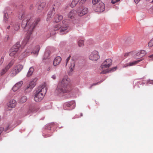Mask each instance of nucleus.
I'll use <instances>...</instances> for the list:
<instances>
[{"mask_svg":"<svg viewBox=\"0 0 153 153\" xmlns=\"http://www.w3.org/2000/svg\"><path fill=\"white\" fill-rule=\"evenodd\" d=\"M19 19H23L22 23V27L25 31H28V34L26 38L27 41L29 40L32 32L40 21L39 18L36 19L34 22L28 16H25L24 12L19 13Z\"/></svg>","mask_w":153,"mask_h":153,"instance_id":"obj_1","label":"nucleus"},{"mask_svg":"<svg viewBox=\"0 0 153 153\" xmlns=\"http://www.w3.org/2000/svg\"><path fill=\"white\" fill-rule=\"evenodd\" d=\"M70 79L67 76H65L59 82L56 91L58 94L67 93L71 90Z\"/></svg>","mask_w":153,"mask_h":153,"instance_id":"obj_2","label":"nucleus"},{"mask_svg":"<svg viewBox=\"0 0 153 153\" xmlns=\"http://www.w3.org/2000/svg\"><path fill=\"white\" fill-rule=\"evenodd\" d=\"M112 60L110 59H106L102 64L100 67L99 70L100 74H105L111 71H114L116 70L117 67H115L110 68L109 70L108 68L112 65Z\"/></svg>","mask_w":153,"mask_h":153,"instance_id":"obj_3","label":"nucleus"},{"mask_svg":"<svg viewBox=\"0 0 153 153\" xmlns=\"http://www.w3.org/2000/svg\"><path fill=\"white\" fill-rule=\"evenodd\" d=\"M47 90V88L45 84L39 86L35 95V101L37 102L41 101L46 93Z\"/></svg>","mask_w":153,"mask_h":153,"instance_id":"obj_4","label":"nucleus"},{"mask_svg":"<svg viewBox=\"0 0 153 153\" xmlns=\"http://www.w3.org/2000/svg\"><path fill=\"white\" fill-rule=\"evenodd\" d=\"M68 24L65 20H64L62 23L56 25L54 27V30H59L60 34H66L68 32Z\"/></svg>","mask_w":153,"mask_h":153,"instance_id":"obj_5","label":"nucleus"},{"mask_svg":"<svg viewBox=\"0 0 153 153\" xmlns=\"http://www.w3.org/2000/svg\"><path fill=\"white\" fill-rule=\"evenodd\" d=\"M100 0H93L94 10L96 12H103L105 9L104 3L100 1Z\"/></svg>","mask_w":153,"mask_h":153,"instance_id":"obj_6","label":"nucleus"},{"mask_svg":"<svg viewBox=\"0 0 153 153\" xmlns=\"http://www.w3.org/2000/svg\"><path fill=\"white\" fill-rule=\"evenodd\" d=\"M31 47L30 46L27 48V49L22 54V56H27L29 55L30 53H33L35 54H38L39 51V46H36L34 48L33 51L32 52L31 51Z\"/></svg>","mask_w":153,"mask_h":153,"instance_id":"obj_7","label":"nucleus"},{"mask_svg":"<svg viewBox=\"0 0 153 153\" xmlns=\"http://www.w3.org/2000/svg\"><path fill=\"white\" fill-rule=\"evenodd\" d=\"M75 106V102L74 101H72L65 103L63 105V108L65 110H68V108H70V109L74 108Z\"/></svg>","mask_w":153,"mask_h":153,"instance_id":"obj_8","label":"nucleus"},{"mask_svg":"<svg viewBox=\"0 0 153 153\" xmlns=\"http://www.w3.org/2000/svg\"><path fill=\"white\" fill-rule=\"evenodd\" d=\"M90 59L92 61H97L100 58L98 52L96 51H94L91 52L89 56Z\"/></svg>","mask_w":153,"mask_h":153,"instance_id":"obj_9","label":"nucleus"},{"mask_svg":"<svg viewBox=\"0 0 153 153\" xmlns=\"http://www.w3.org/2000/svg\"><path fill=\"white\" fill-rule=\"evenodd\" d=\"M16 104V100L13 99H12L10 100L7 103V106L11 108H12L15 107Z\"/></svg>","mask_w":153,"mask_h":153,"instance_id":"obj_10","label":"nucleus"},{"mask_svg":"<svg viewBox=\"0 0 153 153\" xmlns=\"http://www.w3.org/2000/svg\"><path fill=\"white\" fill-rule=\"evenodd\" d=\"M143 60V59H140L139 60L134 61L132 62H130L126 64L123 65V67L125 68L128 66H131L137 64L138 62L141 61Z\"/></svg>","mask_w":153,"mask_h":153,"instance_id":"obj_11","label":"nucleus"},{"mask_svg":"<svg viewBox=\"0 0 153 153\" xmlns=\"http://www.w3.org/2000/svg\"><path fill=\"white\" fill-rule=\"evenodd\" d=\"M36 79H34L33 81H31L29 84L27 85L26 87V89H30L31 90L36 85Z\"/></svg>","mask_w":153,"mask_h":153,"instance_id":"obj_12","label":"nucleus"},{"mask_svg":"<svg viewBox=\"0 0 153 153\" xmlns=\"http://www.w3.org/2000/svg\"><path fill=\"white\" fill-rule=\"evenodd\" d=\"M22 84V81H20L16 83L12 88L13 91H17L21 87Z\"/></svg>","mask_w":153,"mask_h":153,"instance_id":"obj_13","label":"nucleus"},{"mask_svg":"<svg viewBox=\"0 0 153 153\" xmlns=\"http://www.w3.org/2000/svg\"><path fill=\"white\" fill-rule=\"evenodd\" d=\"M88 12L87 8L84 7L81 10L78 12V14L79 16H82L86 14Z\"/></svg>","mask_w":153,"mask_h":153,"instance_id":"obj_14","label":"nucleus"},{"mask_svg":"<svg viewBox=\"0 0 153 153\" xmlns=\"http://www.w3.org/2000/svg\"><path fill=\"white\" fill-rule=\"evenodd\" d=\"M61 58L60 56H57L56 57L53 62V65L54 66H56L58 65L60 62L61 61Z\"/></svg>","mask_w":153,"mask_h":153,"instance_id":"obj_15","label":"nucleus"},{"mask_svg":"<svg viewBox=\"0 0 153 153\" xmlns=\"http://www.w3.org/2000/svg\"><path fill=\"white\" fill-rule=\"evenodd\" d=\"M63 19L62 16L59 14H56L54 16V22H58L61 20Z\"/></svg>","mask_w":153,"mask_h":153,"instance_id":"obj_16","label":"nucleus"},{"mask_svg":"<svg viewBox=\"0 0 153 153\" xmlns=\"http://www.w3.org/2000/svg\"><path fill=\"white\" fill-rule=\"evenodd\" d=\"M10 27H11V29H13L16 30H17L19 29V26L18 25L14 24H13V23H11L10 25L8 26L7 28L9 29Z\"/></svg>","mask_w":153,"mask_h":153,"instance_id":"obj_17","label":"nucleus"},{"mask_svg":"<svg viewBox=\"0 0 153 153\" xmlns=\"http://www.w3.org/2000/svg\"><path fill=\"white\" fill-rule=\"evenodd\" d=\"M46 3L44 2L41 3L39 5L38 10V12H41L42 11L46 5Z\"/></svg>","mask_w":153,"mask_h":153,"instance_id":"obj_18","label":"nucleus"},{"mask_svg":"<svg viewBox=\"0 0 153 153\" xmlns=\"http://www.w3.org/2000/svg\"><path fill=\"white\" fill-rule=\"evenodd\" d=\"M75 65V61L73 59H71L70 62L69 64V68L70 69V71L71 72L74 70Z\"/></svg>","mask_w":153,"mask_h":153,"instance_id":"obj_19","label":"nucleus"},{"mask_svg":"<svg viewBox=\"0 0 153 153\" xmlns=\"http://www.w3.org/2000/svg\"><path fill=\"white\" fill-rule=\"evenodd\" d=\"M76 10H71L69 13L68 17L71 19L73 18L76 14Z\"/></svg>","mask_w":153,"mask_h":153,"instance_id":"obj_20","label":"nucleus"},{"mask_svg":"<svg viewBox=\"0 0 153 153\" xmlns=\"http://www.w3.org/2000/svg\"><path fill=\"white\" fill-rule=\"evenodd\" d=\"M14 68L16 70L18 73H19L23 69V65H18L16 66H15Z\"/></svg>","mask_w":153,"mask_h":153,"instance_id":"obj_21","label":"nucleus"},{"mask_svg":"<svg viewBox=\"0 0 153 153\" xmlns=\"http://www.w3.org/2000/svg\"><path fill=\"white\" fill-rule=\"evenodd\" d=\"M20 46L19 42H17L15 45L12 47L11 49L17 51L20 48Z\"/></svg>","mask_w":153,"mask_h":153,"instance_id":"obj_22","label":"nucleus"},{"mask_svg":"<svg viewBox=\"0 0 153 153\" xmlns=\"http://www.w3.org/2000/svg\"><path fill=\"white\" fill-rule=\"evenodd\" d=\"M54 13L52 11L49 12L47 15V18L46 19V20L47 21H49L51 19V16L53 15Z\"/></svg>","mask_w":153,"mask_h":153,"instance_id":"obj_23","label":"nucleus"},{"mask_svg":"<svg viewBox=\"0 0 153 153\" xmlns=\"http://www.w3.org/2000/svg\"><path fill=\"white\" fill-rule=\"evenodd\" d=\"M18 73L14 68L10 72V76H15Z\"/></svg>","mask_w":153,"mask_h":153,"instance_id":"obj_24","label":"nucleus"},{"mask_svg":"<svg viewBox=\"0 0 153 153\" xmlns=\"http://www.w3.org/2000/svg\"><path fill=\"white\" fill-rule=\"evenodd\" d=\"M27 100V97L25 96H23L19 100V102L20 103H23L26 102Z\"/></svg>","mask_w":153,"mask_h":153,"instance_id":"obj_25","label":"nucleus"},{"mask_svg":"<svg viewBox=\"0 0 153 153\" xmlns=\"http://www.w3.org/2000/svg\"><path fill=\"white\" fill-rule=\"evenodd\" d=\"M34 70V69L32 67H30L29 70L28 72L27 76V77L30 76L33 74Z\"/></svg>","mask_w":153,"mask_h":153,"instance_id":"obj_26","label":"nucleus"},{"mask_svg":"<svg viewBox=\"0 0 153 153\" xmlns=\"http://www.w3.org/2000/svg\"><path fill=\"white\" fill-rule=\"evenodd\" d=\"M80 0H73L71 4V6L72 7H74L79 2Z\"/></svg>","mask_w":153,"mask_h":153,"instance_id":"obj_27","label":"nucleus"},{"mask_svg":"<svg viewBox=\"0 0 153 153\" xmlns=\"http://www.w3.org/2000/svg\"><path fill=\"white\" fill-rule=\"evenodd\" d=\"M14 62V60H11L10 62L7 65L6 67V68H7V69H9L13 65Z\"/></svg>","mask_w":153,"mask_h":153,"instance_id":"obj_28","label":"nucleus"},{"mask_svg":"<svg viewBox=\"0 0 153 153\" xmlns=\"http://www.w3.org/2000/svg\"><path fill=\"white\" fill-rule=\"evenodd\" d=\"M14 62V60H11L10 62L7 65L6 67V68H7V69H9L13 65Z\"/></svg>","mask_w":153,"mask_h":153,"instance_id":"obj_29","label":"nucleus"},{"mask_svg":"<svg viewBox=\"0 0 153 153\" xmlns=\"http://www.w3.org/2000/svg\"><path fill=\"white\" fill-rule=\"evenodd\" d=\"M78 44L79 46L82 47L84 45L83 41L82 40H79L78 42Z\"/></svg>","mask_w":153,"mask_h":153,"instance_id":"obj_30","label":"nucleus"},{"mask_svg":"<svg viewBox=\"0 0 153 153\" xmlns=\"http://www.w3.org/2000/svg\"><path fill=\"white\" fill-rule=\"evenodd\" d=\"M11 52L9 54V55L10 56H13L17 52L16 51H14V50L12 49H11Z\"/></svg>","mask_w":153,"mask_h":153,"instance_id":"obj_31","label":"nucleus"},{"mask_svg":"<svg viewBox=\"0 0 153 153\" xmlns=\"http://www.w3.org/2000/svg\"><path fill=\"white\" fill-rule=\"evenodd\" d=\"M8 69H7L6 67L4 69H3L1 73V75H2L4 74Z\"/></svg>","mask_w":153,"mask_h":153,"instance_id":"obj_32","label":"nucleus"},{"mask_svg":"<svg viewBox=\"0 0 153 153\" xmlns=\"http://www.w3.org/2000/svg\"><path fill=\"white\" fill-rule=\"evenodd\" d=\"M141 55V54H140V51H139L136 53V55L134 56V58L137 59L139 58L142 57V56H140Z\"/></svg>","mask_w":153,"mask_h":153,"instance_id":"obj_33","label":"nucleus"},{"mask_svg":"<svg viewBox=\"0 0 153 153\" xmlns=\"http://www.w3.org/2000/svg\"><path fill=\"white\" fill-rule=\"evenodd\" d=\"M140 54L141 55L140 56H143L146 54V52L144 50H142L140 51Z\"/></svg>","mask_w":153,"mask_h":153,"instance_id":"obj_34","label":"nucleus"},{"mask_svg":"<svg viewBox=\"0 0 153 153\" xmlns=\"http://www.w3.org/2000/svg\"><path fill=\"white\" fill-rule=\"evenodd\" d=\"M11 128L12 127L11 126V125H9L7 126L6 128H4V131H7L9 129L11 130L12 129Z\"/></svg>","mask_w":153,"mask_h":153,"instance_id":"obj_35","label":"nucleus"},{"mask_svg":"<svg viewBox=\"0 0 153 153\" xmlns=\"http://www.w3.org/2000/svg\"><path fill=\"white\" fill-rule=\"evenodd\" d=\"M148 45L149 47H151L153 46V38L148 43Z\"/></svg>","mask_w":153,"mask_h":153,"instance_id":"obj_36","label":"nucleus"},{"mask_svg":"<svg viewBox=\"0 0 153 153\" xmlns=\"http://www.w3.org/2000/svg\"><path fill=\"white\" fill-rule=\"evenodd\" d=\"M8 17L7 14H6V13H5L4 16V21L5 22H6L7 21V20Z\"/></svg>","mask_w":153,"mask_h":153,"instance_id":"obj_37","label":"nucleus"},{"mask_svg":"<svg viewBox=\"0 0 153 153\" xmlns=\"http://www.w3.org/2000/svg\"><path fill=\"white\" fill-rule=\"evenodd\" d=\"M71 56H69L68 57L67 59L66 60V66L67 64H68V62L69 61V60L70 59Z\"/></svg>","mask_w":153,"mask_h":153,"instance_id":"obj_38","label":"nucleus"},{"mask_svg":"<svg viewBox=\"0 0 153 153\" xmlns=\"http://www.w3.org/2000/svg\"><path fill=\"white\" fill-rule=\"evenodd\" d=\"M120 0H112L111 1V3L113 4H114L117 2L120 1Z\"/></svg>","mask_w":153,"mask_h":153,"instance_id":"obj_39","label":"nucleus"},{"mask_svg":"<svg viewBox=\"0 0 153 153\" xmlns=\"http://www.w3.org/2000/svg\"><path fill=\"white\" fill-rule=\"evenodd\" d=\"M149 58L150 59H149V60L151 61L153 60V54L150 55L149 56Z\"/></svg>","mask_w":153,"mask_h":153,"instance_id":"obj_40","label":"nucleus"},{"mask_svg":"<svg viewBox=\"0 0 153 153\" xmlns=\"http://www.w3.org/2000/svg\"><path fill=\"white\" fill-rule=\"evenodd\" d=\"M33 4H30V7H29L30 9V10H32V9H33Z\"/></svg>","mask_w":153,"mask_h":153,"instance_id":"obj_41","label":"nucleus"},{"mask_svg":"<svg viewBox=\"0 0 153 153\" xmlns=\"http://www.w3.org/2000/svg\"><path fill=\"white\" fill-rule=\"evenodd\" d=\"M56 76L55 75H53L51 76V78L53 79H56Z\"/></svg>","mask_w":153,"mask_h":153,"instance_id":"obj_42","label":"nucleus"},{"mask_svg":"<svg viewBox=\"0 0 153 153\" xmlns=\"http://www.w3.org/2000/svg\"><path fill=\"white\" fill-rule=\"evenodd\" d=\"M131 53H126L124 55L125 56H128L130 54H131Z\"/></svg>","mask_w":153,"mask_h":153,"instance_id":"obj_43","label":"nucleus"},{"mask_svg":"<svg viewBox=\"0 0 153 153\" xmlns=\"http://www.w3.org/2000/svg\"><path fill=\"white\" fill-rule=\"evenodd\" d=\"M140 1V0H134L136 4H137Z\"/></svg>","mask_w":153,"mask_h":153,"instance_id":"obj_44","label":"nucleus"},{"mask_svg":"<svg viewBox=\"0 0 153 153\" xmlns=\"http://www.w3.org/2000/svg\"><path fill=\"white\" fill-rule=\"evenodd\" d=\"M86 0H81L80 1V2L81 3H84Z\"/></svg>","mask_w":153,"mask_h":153,"instance_id":"obj_45","label":"nucleus"},{"mask_svg":"<svg viewBox=\"0 0 153 153\" xmlns=\"http://www.w3.org/2000/svg\"><path fill=\"white\" fill-rule=\"evenodd\" d=\"M7 38H5V40L6 41H7V40H8V39L9 38V36H7Z\"/></svg>","mask_w":153,"mask_h":153,"instance_id":"obj_46","label":"nucleus"},{"mask_svg":"<svg viewBox=\"0 0 153 153\" xmlns=\"http://www.w3.org/2000/svg\"><path fill=\"white\" fill-rule=\"evenodd\" d=\"M97 84V83H94L92 85V86L91 87H91L93 86V85H96Z\"/></svg>","mask_w":153,"mask_h":153,"instance_id":"obj_47","label":"nucleus"},{"mask_svg":"<svg viewBox=\"0 0 153 153\" xmlns=\"http://www.w3.org/2000/svg\"><path fill=\"white\" fill-rule=\"evenodd\" d=\"M23 42L24 43V44L25 43V45L26 44V41H24Z\"/></svg>","mask_w":153,"mask_h":153,"instance_id":"obj_48","label":"nucleus"},{"mask_svg":"<svg viewBox=\"0 0 153 153\" xmlns=\"http://www.w3.org/2000/svg\"><path fill=\"white\" fill-rule=\"evenodd\" d=\"M50 70V67H49L48 68V71H49Z\"/></svg>","mask_w":153,"mask_h":153,"instance_id":"obj_49","label":"nucleus"},{"mask_svg":"<svg viewBox=\"0 0 153 153\" xmlns=\"http://www.w3.org/2000/svg\"><path fill=\"white\" fill-rule=\"evenodd\" d=\"M1 59L2 60H3V58L2 57L1 58Z\"/></svg>","mask_w":153,"mask_h":153,"instance_id":"obj_50","label":"nucleus"},{"mask_svg":"<svg viewBox=\"0 0 153 153\" xmlns=\"http://www.w3.org/2000/svg\"><path fill=\"white\" fill-rule=\"evenodd\" d=\"M51 136V135H50V136H48V137H49L50 136Z\"/></svg>","mask_w":153,"mask_h":153,"instance_id":"obj_51","label":"nucleus"},{"mask_svg":"<svg viewBox=\"0 0 153 153\" xmlns=\"http://www.w3.org/2000/svg\"><path fill=\"white\" fill-rule=\"evenodd\" d=\"M1 116H0V120H1Z\"/></svg>","mask_w":153,"mask_h":153,"instance_id":"obj_52","label":"nucleus"},{"mask_svg":"<svg viewBox=\"0 0 153 153\" xmlns=\"http://www.w3.org/2000/svg\"><path fill=\"white\" fill-rule=\"evenodd\" d=\"M152 3H153V0H152Z\"/></svg>","mask_w":153,"mask_h":153,"instance_id":"obj_53","label":"nucleus"},{"mask_svg":"<svg viewBox=\"0 0 153 153\" xmlns=\"http://www.w3.org/2000/svg\"><path fill=\"white\" fill-rule=\"evenodd\" d=\"M9 110H11V109H9Z\"/></svg>","mask_w":153,"mask_h":153,"instance_id":"obj_54","label":"nucleus"},{"mask_svg":"<svg viewBox=\"0 0 153 153\" xmlns=\"http://www.w3.org/2000/svg\"><path fill=\"white\" fill-rule=\"evenodd\" d=\"M152 82H152V83H153V81H152Z\"/></svg>","mask_w":153,"mask_h":153,"instance_id":"obj_55","label":"nucleus"}]
</instances>
